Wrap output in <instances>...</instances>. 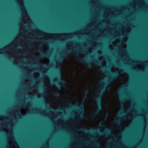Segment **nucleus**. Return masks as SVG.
<instances>
[{"label":"nucleus","instance_id":"1","mask_svg":"<svg viewBox=\"0 0 148 148\" xmlns=\"http://www.w3.org/2000/svg\"><path fill=\"white\" fill-rule=\"evenodd\" d=\"M79 53H89V51L85 48H84L83 49L79 51L77 50L76 52H75L74 50H72V51L69 50L67 52H65L59 58L57 62H60L62 61L64 59L67 58L69 54H75L76 57L79 58V59H80L82 62L85 63L86 64L88 65L89 67L91 68L92 67L90 63H87L86 62L85 58H79Z\"/></svg>","mask_w":148,"mask_h":148},{"label":"nucleus","instance_id":"2","mask_svg":"<svg viewBox=\"0 0 148 148\" xmlns=\"http://www.w3.org/2000/svg\"><path fill=\"white\" fill-rule=\"evenodd\" d=\"M106 88V86L103 87L101 89V90L97 93V97L95 98V100L97 103V105L98 106V108L97 111L96 112L95 114V115L97 114L99 112H100L102 109V96Z\"/></svg>","mask_w":148,"mask_h":148},{"label":"nucleus","instance_id":"3","mask_svg":"<svg viewBox=\"0 0 148 148\" xmlns=\"http://www.w3.org/2000/svg\"><path fill=\"white\" fill-rule=\"evenodd\" d=\"M69 105L71 106H73L74 107L77 108L79 110V111L80 112L79 114V116L80 118H83L84 116V104H81L80 106H78L77 104L73 106L72 103H69Z\"/></svg>","mask_w":148,"mask_h":148},{"label":"nucleus","instance_id":"4","mask_svg":"<svg viewBox=\"0 0 148 148\" xmlns=\"http://www.w3.org/2000/svg\"><path fill=\"white\" fill-rule=\"evenodd\" d=\"M56 80L58 81L56 82L55 80H53L52 82V83L53 84H56V85L59 87L64 88L65 86L64 84L65 83V81L62 78L61 76H58L57 77Z\"/></svg>","mask_w":148,"mask_h":148},{"label":"nucleus","instance_id":"5","mask_svg":"<svg viewBox=\"0 0 148 148\" xmlns=\"http://www.w3.org/2000/svg\"><path fill=\"white\" fill-rule=\"evenodd\" d=\"M112 76L108 79L107 81H106L107 84L109 83L115 81L119 76V74L117 72H112Z\"/></svg>","mask_w":148,"mask_h":148},{"label":"nucleus","instance_id":"6","mask_svg":"<svg viewBox=\"0 0 148 148\" xmlns=\"http://www.w3.org/2000/svg\"><path fill=\"white\" fill-rule=\"evenodd\" d=\"M99 133L101 135H106L109 136L111 134L110 130L108 128H106L104 132L99 131Z\"/></svg>","mask_w":148,"mask_h":148},{"label":"nucleus","instance_id":"7","mask_svg":"<svg viewBox=\"0 0 148 148\" xmlns=\"http://www.w3.org/2000/svg\"><path fill=\"white\" fill-rule=\"evenodd\" d=\"M94 63L96 65H99V66H102V62L100 60H95L93 61Z\"/></svg>","mask_w":148,"mask_h":148},{"label":"nucleus","instance_id":"8","mask_svg":"<svg viewBox=\"0 0 148 148\" xmlns=\"http://www.w3.org/2000/svg\"><path fill=\"white\" fill-rule=\"evenodd\" d=\"M79 130L81 131H84L86 132H88L90 131L89 130L85 129L83 127H81L80 128Z\"/></svg>","mask_w":148,"mask_h":148},{"label":"nucleus","instance_id":"9","mask_svg":"<svg viewBox=\"0 0 148 148\" xmlns=\"http://www.w3.org/2000/svg\"><path fill=\"white\" fill-rule=\"evenodd\" d=\"M53 95L55 97H60V93L59 92L56 93L54 92L53 93Z\"/></svg>","mask_w":148,"mask_h":148},{"label":"nucleus","instance_id":"10","mask_svg":"<svg viewBox=\"0 0 148 148\" xmlns=\"http://www.w3.org/2000/svg\"><path fill=\"white\" fill-rule=\"evenodd\" d=\"M90 93V90H86L85 92V94L86 95L85 96V98H87V95L88 94H89Z\"/></svg>","mask_w":148,"mask_h":148},{"label":"nucleus","instance_id":"11","mask_svg":"<svg viewBox=\"0 0 148 148\" xmlns=\"http://www.w3.org/2000/svg\"><path fill=\"white\" fill-rule=\"evenodd\" d=\"M32 42V41H31V40H29V46L31 47H32L34 46V45L33 44H31L30 43Z\"/></svg>","mask_w":148,"mask_h":148},{"label":"nucleus","instance_id":"12","mask_svg":"<svg viewBox=\"0 0 148 148\" xmlns=\"http://www.w3.org/2000/svg\"><path fill=\"white\" fill-rule=\"evenodd\" d=\"M114 122L115 123L118 124L120 123V121L119 119H117L115 120Z\"/></svg>","mask_w":148,"mask_h":148},{"label":"nucleus","instance_id":"13","mask_svg":"<svg viewBox=\"0 0 148 148\" xmlns=\"http://www.w3.org/2000/svg\"><path fill=\"white\" fill-rule=\"evenodd\" d=\"M91 131L92 132H97V131H98V130L96 129H92L91 130Z\"/></svg>","mask_w":148,"mask_h":148},{"label":"nucleus","instance_id":"14","mask_svg":"<svg viewBox=\"0 0 148 148\" xmlns=\"http://www.w3.org/2000/svg\"><path fill=\"white\" fill-rule=\"evenodd\" d=\"M100 126L102 128H105V126L103 124H101L100 125Z\"/></svg>","mask_w":148,"mask_h":148},{"label":"nucleus","instance_id":"15","mask_svg":"<svg viewBox=\"0 0 148 148\" xmlns=\"http://www.w3.org/2000/svg\"><path fill=\"white\" fill-rule=\"evenodd\" d=\"M42 88L43 89H45L46 88V86L45 85H42Z\"/></svg>","mask_w":148,"mask_h":148},{"label":"nucleus","instance_id":"16","mask_svg":"<svg viewBox=\"0 0 148 148\" xmlns=\"http://www.w3.org/2000/svg\"><path fill=\"white\" fill-rule=\"evenodd\" d=\"M102 69L103 71H104L105 70V68L104 67V66H102Z\"/></svg>","mask_w":148,"mask_h":148},{"label":"nucleus","instance_id":"17","mask_svg":"<svg viewBox=\"0 0 148 148\" xmlns=\"http://www.w3.org/2000/svg\"><path fill=\"white\" fill-rule=\"evenodd\" d=\"M14 2L16 3H18V1L16 0H14Z\"/></svg>","mask_w":148,"mask_h":148},{"label":"nucleus","instance_id":"18","mask_svg":"<svg viewBox=\"0 0 148 148\" xmlns=\"http://www.w3.org/2000/svg\"><path fill=\"white\" fill-rule=\"evenodd\" d=\"M116 38H121V37L120 36H116L115 37Z\"/></svg>","mask_w":148,"mask_h":148},{"label":"nucleus","instance_id":"19","mask_svg":"<svg viewBox=\"0 0 148 148\" xmlns=\"http://www.w3.org/2000/svg\"><path fill=\"white\" fill-rule=\"evenodd\" d=\"M35 39H35L34 38H31V40H35Z\"/></svg>","mask_w":148,"mask_h":148},{"label":"nucleus","instance_id":"20","mask_svg":"<svg viewBox=\"0 0 148 148\" xmlns=\"http://www.w3.org/2000/svg\"><path fill=\"white\" fill-rule=\"evenodd\" d=\"M124 71H125V70H122V71H121V72H124Z\"/></svg>","mask_w":148,"mask_h":148},{"label":"nucleus","instance_id":"21","mask_svg":"<svg viewBox=\"0 0 148 148\" xmlns=\"http://www.w3.org/2000/svg\"><path fill=\"white\" fill-rule=\"evenodd\" d=\"M44 55H47V54H45V53L44 55H42V56H44Z\"/></svg>","mask_w":148,"mask_h":148},{"label":"nucleus","instance_id":"22","mask_svg":"<svg viewBox=\"0 0 148 148\" xmlns=\"http://www.w3.org/2000/svg\"><path fill=\"white\" fill-rule=\"evenodd\" d=\"M126 113L125 112H123V114H125Z\"/></svg>","mask_w":148,"mask_h":148},{"label":"nucleus","instance_id":"23","mask_svg":"<svg viewBox=\"0 0 148 148\" xmlns=\"http://www.w3.org/2000/svg\"><path fill=\"white\" fill-rule=\"evenodd\" d=\"M19 47H22V46L21 45H19Z\"/></svg>","mask_w":148,"mask_h":148},{"label":"nucleus","instance_id":"24","mask_svg":"<svg viewBox=\"0 0 148 148\" xmlns=\"http://www.w3.org/2000/svg\"><path fill=\"white\" fill-rule=\"evenodd\" d=\"M121 100L123 101L124 100L123 99H121Z\"/></svg>","mask_w":148,"mask_h":148},{"label":"nucleus","instance_id":"25","mask_svg":"<svg viewBox=\"0 0 148 148\" xmlns=\"http://www.w3.org/2000/svg\"><path fill=\"white\" fill-rule=\"evenodd\" d=\"M107 89H110V88H108V87H107Z\"/></svg>","mask_w":148,"mask_h":148},{"label":"nucleus","instance_id":"26","mask_svg":"<svg viewBox=\"0 0 148 148\" xmlns=\"http://www.w3.org/2000/svg\"><path fill=\"white\" fill-rule=\"evenodd\" d=\"M29 90H32V89H29Z\"/></svg>","mask_w":148,"mask_h":148},{"label":"nucleus","instance_id":"27","mask_svg":"<svg viewBox=\"0 0 148 148\" xmlns=\"http://www.w3.org/2000/svg\"><path fill=\"white\" fill-rule=\"evenodd\" d=\"M46 66V67H48V66H47L46 65V66Z\"/></svg>","mask_w":148,"mask_h":148},{"label":"nucleus","instance_id":"28","mask_svg":"<svg viewBox=\"0 0 148 148\" xmlns=\"http://www.w3.org/2000/svg\"><path fill=\"white\" fill-rule=\"evenodd\" d=\"M125 116L123 117V118L125 119Z\"/></svg>","mask_w":148,"mask_h":148},{"label":"nucleus","instance_id":"29","mask_svg":"<svg viewBox=\"0 0 148 148\" xmlns=\"http://www.w3.org/2000/svg\"><path fill=\"white\" fill-rule=\"evenodd\" d=\"M42 42H45V41H42Z\"/></svg>","mask_w":148,"mask_h":148},{"label":"nucleus","instance_id":"30","mask_svg":"<svg viewBox=\"0 0 148 148\" xmlns=\"http://www.w3.org/2000/svg\"><path fill=\"white\" fill-rule=\"evenodd\" d=\"M3 50V49H1V50Z\"/></svg>","mask_w":148,"mask_h":148},{"label":"nucleus","instance_id":"31","mask_svg":"<svg viewBox=\"0 0 148 148\" xmlns=\"http://www.w3.org/2000/svg\"><path fill=\"white\" fill-rule=\"evenodd\" d=\"M37 40H40V39H37Z\"/></svg>","mask_w":148,"mask_h":148},{"label":"nucleus","instance_id":"32","mask_svg":"<svg viewBox=\"0 0 148 148\" xmlns=\"http://www.w3.org/2000/svg\"><path fill=\"white\" fill-rule=\"evenodd\" d=\"M120 116H121V114H120Z\"/></svg>","mask_w":148,"mask_h":148},{"label":"nucleus","instance_id":"33","mask_svg":"<svg viewBox=\"0 0 148 148\" xmlns=\"http://www.w3.org/2000/svg\"><path fill=\"white\" fill-rule=\"evenodd\" d=\"M135 1H136V0H135Z\"/></svg>","mask_w":148,"mask_h":148},{"label":"nucleus","instance_id":"34","mask_svg":"<svg viewBox=\"0 0 148 148\" xmlns=\"http://www.w3.org/2000/svg\"><path fill=\"white\" fill-rule=\"evenodd\" d=\"M47 40V41H48V40Z\"/></svg>","mask_w":148,"mask_h":148}]
</instances>
